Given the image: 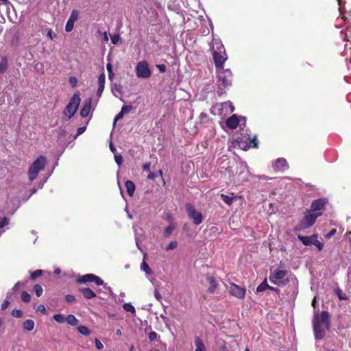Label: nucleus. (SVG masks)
I'll return each instance as SVG.
<instances>
[{
	"mask_svg": "<svg viewBox=\"0 0 351 351\" xmlns=\"http://www.w3.org/2000/svg\"><path fill=\"white\" fill-rule=\"evenodd\" d=\"M313 332L317 340L322 339L326 334V330L330 328V315L328 311H322L320 313H315L312 320Z\"/></svg>",
	"mask_w": 351,
	"mask_h": 351,
	"instance_id": "f257e3e1",
	"label": "nucleus"
},
{
	"mask_svg": "<svg viewBox=\"0 0 351 351\" xmlns=\"http://www.w3.org/2000/svg\"><path fill=\"white\" fill-rule=\"evenodd\" d=\"M47 165V159L44 156H40L29 166L28 170V178L30 182L34 181L40 171H43Z\"/></svg>",
	"mask_w": 351,
	"mask_h": 351,
	"instance_id": "f03ea898",
	"label": "nucleus"
},
{
	"mask_svg": "<svg viewBox=\"0 0 351 351\" xmlns=\"http://www.w3.org/2000/svg\"><path fill=\"white\" fill-rule=\"evenodd\" d=\"M213 57L216 69L223 68V64L228 59V56L224 47L221 43H216V50L213 49Z\"/></svg>",
	"mask_w": 351,
	"mask_h": 351,
	"instance_id": "7ed1b4c3",
	"label": "nucleus"
},
{
	"mask_svg": "<svg viewBox=\"0 0 351 351\" xmlns=\"http://www.w3.org/2000/svg\"><path fill=\"white\" fill-rule=\"evenodd\" d=\"M217 72V83L220 89H225L231 85L232 74L230 69H219Z\"/></svg>",
	"mask_w": 351,
	"mask_h": 351,
	"instance_id": "20e7f679",
	"label": "nucleus"
},
{
	"mask_svg": "<svg viewBox=\"0 0 351 351\" xmlns=\"http://www.w3.org/2000/svg\"><path fill=\"white\" fill-rule=\"evenodd\" d=\"M80 101L81 99L79 92L74 93L63 112L64 114L69 119L74 116L79 107Z\"/></svg>",
	"mask_w": 351,
	"mask_h": 351,
	"instance_id": "39448f33",
	"label": "nucleus"
},
{
	"mask_svg": "<svg viewBox=\"0 0 351 351\" xmlns=\"http://www.w3.org/2000/svg\"><path fill=\"white\" fill-rule=\"evenodd\" d=\"M185 208L189 217L192 219L194 224L199 225L202 222V214L197 211L193 204L188 203L186 204Z\"/></svg>",
	"mask_w": 351,
	"mask_h": 351,
	"instance_id": "423d86ee",
	"label": "nucleus"
},
{
	"mask_svg": "<svg viewBox=\"0 0 351 351\" xmlns=\"http://www.w3.org/2000/svg\"><path fill=\"white\" fill-rule=\"evenodd\" d=\"M136 75L138 77L145 79L151 76L152 71L146 60H141L137 63L136 66Z\"/></svg>",
	"mask_w": 351,
	"mask_h": 351,
	"instance_id": "0eeeda50",
	"label": "nucleus"
},
{
	"mask_svg": "<svg viewBox=\"0 0 351 351\" xmlns=\"http://www.w3.org/2000/svg\"><path fill=\"white\" fill-rule=\"evenodd\" d=\"M320 215H322V213H316L312 210L306 212L302 221V228L306 229L312 226Z\"/></svg>",
	"mask_w": 351,
	"mask_h": 351,
	"instance_id": "6e6552de",
	"label": "nucleus"
},
{
	"mask_svg": "<svg viewBox=\"0 0 351 351\" xmlns=\"http://www.w3.org/2000/svg\"><path fill=\"white\" fill-rule=\"evenodd\" d=\"M239 147H240L242 149L246 150L248 148H258V141L256 138V136H254L252 138L250 137L247 138V140L243 142L242 138H238L237 140Z\"/></svg>",
	"mask_w": 351,
	"mask_h": 351,
	"instance_id": "1a4fd4ad",
	"label": "nucleus"
},
{
	"mask_svg": "<svg viewBox=\"0 0 351 351\" xmlns=\"http://www.w3.org/2000/svg\"><path fill=\"white\" fill-rule=\"evenodd\" d=\"M229 292L231 295L238 299H243L245 295V288L239 286L237 284L231 283L230 285Z\"/></svg>",
	"mask_w": 351,
	"mask_h": 351,
	"instance_id": "9d476101",
	"label": "nucleus"
},
{
	"mask_svg": "<svg viewBox=\"0 0 351 351\" xmlns=\"http://www.w3.org/2000/svg\"><path fill=\"white\" fill-rule=\"evenodd\" d=\"M272 167L276 171L283 172L287 170L289 167L287 160L284 158H279L275 160Z\"/></svg>",
	"mask_w": 351,
	"mask_h": 351,
	"instance_id": "9b49d317",
	"label": "nucleus"
},
{
	"mask_svg": "<svg viewBox=\"0 0 351 351\" xmlns=\"http://www.w3.org/2000/svg\"><path fill=\"white\" fill-rule=\"evenodd\" d=\"M79 16V12L77 10H73L71 15L69 16V18L66 22V26H65V31L67 32H70L73 29L74 24L75 21L77 20Z\"/></svg>",
	"mask_w": 351,
	"mask_h": 351,
	"instance_id": "f8f14e48",
	"label": "nucleus"
},
{
	"mask_svg": "<svg viewBox=\"0 0 351 351\" xmlns=\"http://www.w3.org/2000/svg\"><path fill=\"white\" fill-rule=\"evenodd\" d=\"M287 273V270L275 269L274 271L271 272L269 280L272 283L276 285V280L283 279Z\"/></svg>",
	"mask_w": 351,
	"mask_h": 351,
	"instance_id": "ddd939ff",
	"label": "nucleus"
},
{
	"mask_svg": "<svg viewBox=\"0 0 351 351\" xmlns=\"http://www.w3.org/2000/svg\"><path fill=\"white\" fill-rule=\"evenodd\" d=\"M327 201L325 198H320L314 200L311 204V210L314 213L325 209V205Z\"/></svg>",
	"mask_w": 351,
	"mask_h": 351,
	"instance_id": "4468645a",
	"label": "nucleus"
},
{
	"mask_svg": "<svg viewBox=\"0 0 351 351\" xmlns=\"http://www.w3.org/2000/svg\"><path fill=\"white\" fill-rule=\"evenodd\" d=\"M240 123V119L236 114H232L228 117L226 121V126L230 130L236 129Z\"/></svg>",
	"mask_w": 351,
	"mask_h": 351,
	"instance_id": "2eb2a0df",
	"label": "nucleus"
},
{
	"mask_svg": "<svg viewBox=\"0 0 351 351\" xmlns=\"http://www.w3.org/2000/svg\"><path fill=\"white\" fill-rule=\"evenodd\" d=\"M92 98H88L84 104L83 107L80 110V115L82 117L88 116L91 109Z\"/></svg>",
	"mask_w": 351,
	"mask_h": 351,
	"instance_id": "dca6fc26",
	"label": "nucleus"
},
{
	"mask_svg": "<svg viewBox=\"0 0 351 351\" xmlns=\"http://www.w3.org/2000/svg\"><path fill=\"white\" fill-rule=\"evenodd\" d=\"M298 238L304 245L309 246V245H313V239H317V235L313 234L311 237L298 235Z\"/></svg>",
	"mask_w": 351,
	"mask_h": 351,
	"instance_id": "f3484780",
	"label": "nucleus"
},
{
	"mask_svg": "<svg viewBox=\"0 0 351 351\" xmlns=\"http://www.w3.org/2000/svg\"><path fill=\"white\" fill-rule=\"evenodd\" d=\"M93 274H88L83 276H80L77 279V282L78 284H85L86 282H93Z\"/></svg>",
	"mask_w": 351,
	"mask_h": 351,
	"instance_id": "a211bd4d",
	"label": "nucleus"
},
{
	"mask_svg": "<svg viewBox=\"0 0 351 351\" xmlns=\"http://www.w3.org/2000/svg\"><path fill=\"white\" fill-rule=\"evenodd\" d=\"M194 343L195 346V351H206V348L199 337L195 336L194 337Z\"/></svg>",
	"mask_w": 351,
	"mask_h": 351,
	"instance_id": "6ab92c4d",
	"label": "nucleus"
},
{
	"mask_svg": "<svg viewBox=\"0 0 351 351\" xmlns=\"http://www.w3.org/2000/svg\"><path fill=\"white\" fill-rule=\"evenodd\" d=\"M79 291L86 299H92L96 297V293L89 288H80Z\"/></svg>",
	"mask_w": 351,
	"mask_h": 351,
	"instance_id": "aec40b11",
	"label": "nucleus"
},
{
	"mask_svg": "<svg viewBox=\"0 0 351 351\" xmlns=\"http://www.w3.org/2000/svg\"><path fill=\"white\" fill-rule=\"evenodd\" d=\"M207 281L210 284V287L207 289V292L213 293L215 292L216 289L217 288L218 284L217 283L215 279L213 276H208L206 278Z\"/></svg>",
	"mask_w": 351,
	"mask_h": 351,
	"instance_id": "412c9836",
	"label": "nucleus"
},
{
	"mask_svg": "<svg viewBox=\"0 0 351 351\" xmlns=\"http://www.w3.org/2000/svg\"><path fill=\"white\" fill-rule=\"evenodd\" d=\"M125 186L127 190V193L130 197H132L135 191V184L131 180H127L125 182Z\"/></svg>",
	"mask_w": 351,
	"mask_h": 351,
	"instance_id": "4be33fe9",
	"label": "nucleus"
},
{
	"mask_svg": "<svg viewBox=\"0 0 351 351\" xmlns=\"http://www.w3.org/2000/svg\"><path fill=\"white\" fill-rule=\"evenodd\" d=\"M8 66V61L6 56H3L1 58L0 61V73L3 74Z\"/></svg>",
	"mask_w": 351,
	"mask_h": 351,
	"instance_id": "5701e85b",
	"label": "nucleus"
},
{
	"mask_svg": "<svg viewBox=\"0 0 351 351\" xmlns=\"http://www.w3.org/2000/svg\"><path fill=\"white\" fill-rule=\"evenodd\" d=\"M146 257H147V254H145L143 256V262L141 265V268L143 271H144L145 272L146 274L150 275L152 274V270L151 269V268L149 267V266L145 261Z\"/></svg>",
	"mask_w": 351,
	"mask_h": 351,
	"instance_id": "b1692460",
	"label": "nucleus"
},
{
	"mask_svg": "<svg viewBox=\"0 0 351 351\" xmlns=\"http://www.w3.org/2000/svg\"><path fill=\"white\" fill-rule=\"evenodd\" d=\"M176 227V225L175 223H171L170 225L165 229L163 233L164 237L166 238L169 237L171 235L173 231L175 230Z\"/></svg>",
	"mask_w": 351,
	"mask_h": 351,
	"instance_id": "393cba45",
	"label": "nucleus"
},
{
	"mask_svg": "<svg viewBox=\"0 0 351 351\" xmlns=\"http://www.w3.org/2000/svg\"><path fill=\"white\" fill-rule=\"evenodd\" d=\"M23 326L26 330L32 331L34 328V322L32 319H27L23 322Z\"/></svg>",
	"mask_w": 351,
	"mask_h": 351,
	"instance_id": "a878e982",
	"label": "nucleus"
},
{
	"mask_svg": "<svg viewBox=\"0 0 351 351\" xmlns=\"http://www.w3.org/2000/svg\"><path fill=\"white\" fill-rule=\"evenodd\" d=\"M66 322L71 325V326H77V324H78V320L77 319V318L73 315H67V317H66Z\"/></svg>",
	"mask_w": 351,
	"mask_h": 351,
	"instance_id": "bb28decb",
	"label": "nucleus"
},
{
	"mask_svg": "<svg viewBox=\"0 0 351 351\" xmlns=\"http://www.w3.org/2000/svg\"><path fill=\"white\" fill-rule=\"evenodd\" d=\"M221 199L228 206H231L235 197H231L225 194H221Z\"/></svg>",
	"mask_w": 351,
	"mask_h": 351,
	"instance_id": "cd10ccee",
	"label": "nucleus"
},
{
	"mask_svg": "<svg viewBox=\"0 0 351 351\" xmlns=\"http://www.w3.org/2000/svg\"><path fill=\"white\" fill-rule=\"evenodd\" d=\"M269 288V285L267 284V278H265L256 288V292H262L267 289Z\"/></svg>",
	"mask_w": 351,
	"mask_h": 351,
	"instance_id": "c85d7f7f",
	"label": "nucleus"
},
{
	"mask_svg": "<svg viewBox=\"0 0 351 351\" xmlns=\"http://www.w3.org/2000/svg\"><path fill=\"white\" fill-rule=\"evenodd\" d=\"M106 76L104 73L99 75L98 77V88L104 89Z\"/></svg>",
	"mask_w": 351,
	"mask_h": 351,
	"instance_id": "c756f323",
	"label": "nucleus"
},
{
	"mask_svg": "<svg viewBox=\"0 0 351 351\" xmlns=\"http://www.w3.org/2000/svg\"><path fill=\"white\" fill-rule=\"evenodd\" d=\"M78 332L84 336H88L90 334V330L85 326H80L77 328Z\"/></svg>",
	"mask_w": 351,
	"mask_h": 351,
	"instance_id": "7c9ffc66",
	"label": "nucleus"
},
{
	"mask_svg": "<svg viewBox=\"0 0 351 351\" xmlns=\"http://www.w3.org/2000/svg\"><path fill=\"white\" fill-rule=\"evenodd\" d=\"M123 307L127 312H130L132 313H134L136 312L135 308L130 303H125Z\"/></svg>",
	"mask_w": 351,
	"mask_h": 351,
	"instance_id": "2f4dec72",
	"label": "nucleus"
},
{
	"mask_svg": "<svg viewBox=\"0 0 351 351\" xmlns=\"http://www.w3.org/2000/svg\"><path fill=\"white\" fill-rule=\"evenodd\" d=\"M43 274V270L37 269L30 274V278L32 280H36L38 277L40 276Z\"/></svg>",
	"mask_w": 351,
	"mask_h": 351,
	"instance_id": "473e14b6",
	"label": "nucleus"
},
{
	"mask_svg": "<svg viewBox=\"0 0 351 351\" xmlns=\"http://www.w3.org/2000/svg\"><path fill=\"white\" fill-rule=\"evenodd\" d=\"M34 290L37 297H40L43 294V287L38 284L34 285Z\"/></svg>",
	"mask_w": 351,
	"mask_h": 351,
	"instance_id": "72a5a7b5",
	"label": "nucleus"
},
{
	"mask_svg": "<svg viewBox=\"0 0 351 351\" xmlns=\"http://www.w3.org/2000/svg\"><path fill=\"white\" fill-rule=\"evenodd\" d=\"M31 296L26 291H23L21 293V300L23 302L27 303L30 301Z\"/></svg>",
	"mask_w": 351,
	"mask_h": 351,
	"instance_id": "f704fd0d",
	"label": "nucleus"
},
{
	"mask_svg": "<svg viewBox=\"0 0 351 351\" xmlns=\"http://www.w3.org/2000/svg\"><path fill=\"white\" fill-rule=\"evenodd\" d=\"M106 69L108 73V78L110 80H112L114 74L112 72V66L110 63H108L106 65Z\"/></svg>",
	"mask_w": 351,
	"mask_h": 351,
	"instance_id": "c9c22d12",
	"label": "nucleus"
},
{
	"mask_svg": "<svg viewBox=\"0 0 351 351\" xmlns=\"http://www.w3.org/2000/svg\"><path fill=\"white\" fill-rule=\"evenodd\" d=\"M53 319L58 323L62 324L66 322V318L61 314H56L53 316Z\"/></svg>",
	"mask_w": 351,
	"mask_h": 351,
	"instance_id": "e433bc0d",
	"label": "nucleus"
},
{
	"mask_svg": "<svg viewBox=\"0 0 351 351\" xmlns=\"http://www.w3.org/2000/svg\"><path fill=\"white\" fill-rule=\"evenodd\" d=\"M200 123H207L208 121V116L206 112H201L199 114Z\"/></svg>",
	"mask_w": 351,
	"mask_h": 351,
	"instance_id": "4c0bfd02",
	"label": "nucleus"
},
{
	"mask_svg": "<svg viewBox=\"0 0 351 351\" xmlns=\"http://www.w3.org/2000/svg\"><path fill=\"white\" fill-rule=\"evenodd\" d=\"M11 315L14 317L20 318L23 315V312L19 309H14L12 311Z\"/></svg>",
	"mask_w": 351,
	"mask_h": 351,
	"instance_id": "58836bf2",
	"label": "nucleus"
},
{
	"mask_svg": "<svg viewBox=\"0 0 351 351\" xmlns=\"http://www.w3.org/2000/svg\"><path fill=\"white\" fill-rule=\"evenodd\" d=\"M158 337V334L154 331H152L149 333L148 338L151 342L157 340Z\"/></svg>",
	"mask_w": 351,
	"mask_h": 351,
	"instance_id": "ea45409f",
	"label": "nucleus"
},
{
	"mask_svg": "<svg viewBox=\"0 0 351 351\" xmlns=\"http://www.w3.org/2000/svg\"><path fill=\"white\" fill-rule=\"evenodd\" d=\"M313 245H315L319 251L322 250L324 244L317 239H313Z\"/></svg>",
	"mask_w": 351,
	"mask_h": 351,
	"instance_id": "a19ab883",
	"label": "nucleus"
},
{
	"mask_svg": "<svg viewBox=\"0 0 351 351\" xmlns=\"http://www.w3.org/2000/svg\"><path fill=\"white\" fill-rule=\"evenodd\" d=\"M178 247V242L176 241H171L166 248V250H172Z\"/></svg>",
	"mask_w": 351,
	"mask_h": 351,
	"instance_id": "79ce46f5",
	"label": "nucleus"
},
{
	"mask_svg": "<svg viewBox=\"0 0 351 351\" xmlns=\"http://www.w3.org/2000/svg\"><path fill=\"white\" fill-rule=\"evenodd\" d=\"M9 219L5 217H0V228H4L5 226L8 224Z\"/></svg>",
	"mask_w": 351,
	"mask_h": 351,
	"instance_id": "37998d69",
	"label": "nucleus"
},
{
	"mask_svg": "<svg viewBox=\"0 0 351 351\" xmlns=\"http://www.w3.org/2000/svg\"><path fill=\"white\" fill-rule=\"evenodd\" d=\"M69 82L73 88H75L77 84V79L75 77L71 76L69 78Z\"/></svg>",
	"mask_w": 351,
	"mask_h": 351,
	"instance_id": "c03bdc74",
	"label": "nucleus"
},
{
	"mask_svg": "<svg viewBox=\"0 0 351 351\" xmlns=\"http://www.w3.org/2000/svg\"><path fill=\"white\" fill-rule=\"evenodd\" d=\"M132 109V106L130 105H123L121 111L125 114L130 112Z\"/></svg>",
	"mask_w": 351,
	"mask_h": 351,
	"instance_id": "a18cd8bd",
	"label": "nucleus"
},
{
	"mask_svg": "<svg viewBox=\"0 0 351 351\" xmlns=\"http://www.w3.org/2000/svg\"><path fill=\"white\" fill-rule=\"evenodd\" d=\"M93 282H95L97 285L99 286V285H102L104 284V280L102 279H101L99 277H98L97 276L94 274Z\"/></svg>",
	"mask_w": 351,
	"mask_h": 351,
	"instance_id": "49530a36",
	"label": "nucleus"
},
{
	"mask_svg": "<svg viewBox=\"0 0 351 351\" xmlns=\"http://www.w3.org/2000/svg\"><path fill=\"white\" fill-rule=\"evenodd\" d=\"M65 300L68 303H72V302L75 301V298L73 295L67 294V295H65Z\"/></svg>",
	"mask_w": 351,
	"mask_h": 351,
	"instance_id": "de8ad7c7",
	"label": "nucleus"
},
{
	"mask_svg": "<svg viewBox=\"0 0 351 351\" xmlns=\"http://www.w3.org/2000/svg\"><path fill=\"white\" fill-rule=\"evenodd\" d=\"M114 160L119 166H120L123 162V158L121 155L114 154Z\"/></svg>",
	"mask_w": 351,
	"mask_h": 351,
	"instance_id": "09e8293b",
	"label": "nucleus"
},
{
	"mask_svg": "<svg viewBox=\"0 0 351 351\" xmlns=\"http://www.w3.org/2000/svg\"><path fill=\"white\" fill-rule=\"evenodd\" d=\"M337 293L338 297H339L340 300H348V298L345 295L343 294L342 291L341 289H339L337 291Z\"/></svg>",
	"mask_w": 351,
	"mask_h": 351,
	"instance_id": "8fccbe9b",
	"label": "nucleus"
},
{
	"mask_svg": "<svg viewBox=\"0 0 351 351\" xmlns=\"http://www.w3.org/2000/svg\"><path fill=\"white\" fill-rule=\"evenodd\" d=\"M150 167H151V164L150 162H145L143 165V170L144 171H146V172H149L150 171Z\"/></svg>",
	"mask_w": 351,
	"mask_h": 351,
	"instance_id": "3c124183",
	"label": "nucleus"
},
{
	"mask_svg": "<svg viewBox=\"0 0 351 351\" xmlns=\"http://www.w3.org/2000/svg\"><path fill=\"white\" fill-rule=\"evenodd\" d=\"M123 115L124 114L120 111L114 119V124H115L117 121L121 119L123 117Z\"/></svg>",
	"mask_w": 351,
	"mask_h": 351,
	"instance_id": "603ef678",
	"label": "nucleus"
},
{
	"mask_svg": "<svg viewBox=\"0 0 351 351\" xmlns=\"http://www.w3.org/2000/svg\"><path fill=\"white\" fill-rule=\"evenodd\" d=\"M156 67L158 69L160 73H164L167 70L166 66L165 64H157Z\"/></svg>",
	"mask_w": 351,
	"mask_h": 351,
	"instance_id": "864d4df0",
	"label": "nucleus"
},
{
	"mask_svg": "<svg viewBox=\"0 0 351 351\" xmlns=\"http://www.w3.org/2000/svg\"><path fill=\"white\" fill-rule=\"evenodd\" d=\"M36 311L40 312L43 314L46 313V308L43 304H39L36 308Z\"/></svg>",
	"mask_w": 351,
	"mask_h": 351,
	"instance_id": "5fc2aeb1",
	"label": "nucleus"
},
{
	"mask_svg": "<svg viewBox=\"0 0 351 351\" xmlns=\"http://www.w3.org/2000/svg\"><path fill=\"white\" fill-rule=\"evenodd\" d=\"M10 305V302L8 300H5L1 304V309L5 310Z\"/></svg>",
	"mask_w": 351,
	"mask_h": 351,
	"instance_id": "6e6d98bb",
	"label": "nucleus"
},
{
	"mask_svg": "<svg viewBox=\"0 0 351 351\" xmlns=\"http://www.w3.org/2000/svg\"><path fill=\"white\" fill-rule=\"evenodd\" d=\"M120 38V36L119 34L114 35L111 37V41L112 44L115 45L118 43L119 40Z\"/></svg>",
	"mask_w": 351,
	"mask_h": 351,
	"instance_id": "4d7b16f0",
	"label": "nucleus"
},
{
	"mask_svg": "<svg viewBox=\"0 0 351 351\" xmlns=\"http://www.w3.org/2000/svg\"><path fill=\"white\" fill-rule=\"evenodd\" d=\"M154 295L155 298L157 300L160 301L162 299V296H161L160 292L156 289H155V290L154 291Z\"/></svg>",
	"mask_w": 351,
	"mask_h": 351,
	"instance_id": "13d9d810",
	"label": "nucleus"
},
{
	"mask_svg": "<svg viewBox=\"0 0 351 351\" xmlns=\"http://www.w3.org/2000/svg\"><path fill=\"white\" fill-rule=\"evenodd\" d=\"M95 346L98 350H101L104 348L103 343L97 339H95Z\"/></svg>",
	"mask_w": 351,
	"mask_h": 351,
	"instance_id": "bf43d9fd",
	"label": "nucleus"
},
{
	"mask_svg": "<svg viewBox=\"0 0 351 351\" xmlns=\"http://www.w3.org/2000/svg\"><path fill=\"white\" fill-rule=\"evenodd\" d=\"M219 351H230L228 347L226 346V343L223 342V343L219 346Z\"/></svg>",
	"mask_w": 351,
	"mask_h": 351,
	"instance_id": "052dcab7",
	"label": "nucleus"
},
{
	"mask_svg": "<svg viewBox=\"0 0 351 351\" xmlns=\"http://www.w3.org/2000/svg\"><path fill=\"white\" fill-rule=\"evenodd\" d=\"M156 178V173L149 171L147 176L148 180H154Z\"/></svg>",
	"mask_w": 351,
	"mask_h": 351,
	"instance_id": "680f3d73",
	"label": "nucleus"
},
{
	"mask_svg": "<svg viewBox=\"0 0 351 351\" xmlns=\"http://www.w3.org/2000/svg\"><path fill=\"white\" fill-rule=\"evenodd\" d=\"M114 88L119 93L122 92V86L121 84H115L114 85Z\"/></svg>",
	"mask_w": 351,
	"mask_h": 351,
	"instance_id": "e2e57ef3",
	"label": "nucleus"
},
{
	"mask_svg": "<svg viewBox=\"0 0 351 351\" xmlns=\"http://www.w3.org/2000/svg\"><path fill=\"white\" fill-rule=\"evenodd\" d=\"M47 35L51 39H53V37H56V35L53 34V32L51 29L48 30Z\"/></svg>",
	"mask_w": 351,
	"mask_h": 351,
	"instance_id": "0e129e2a",
	"label": "nucleus"
},
{
	"mask_svg": "<svg viewBox=\"0 0 351 351\" xmlns=\"http://www.w3.org/2000/svg\"><path fill=\"white\" fill-rule=\"evenodd\" d=\"M85 127H81L77 129V135L82 134L85 131Z\"/></svg>",
	"mask_w": 351,
	"mask_h": 351,
	"instance_id": "69168bd1",
	"label": "nucleus"
},
{
	"mask_svg": "<svg viewBox=\"0 0 351 351\" xmlns=\"http://www.w3.org/2000/svg\"><path fill=\"white\" fill-rule=\"evenodd\" d=\"M110 151L114 154H115V152H117L115 147L113 145L112 143H110Z\"/></svg>",
	"mask_w": 351,
	"mask_h": 351,
	"instance_id": "338daca9",
	"label": "nucleus"
},
{
	"mask_svg": "<svg viewBox=\"0 0 351 351\" xmlns=\"http://www.w3.org/2000/svg\"><path fill=\"white\" fill-rule=\"evenodd\" d=\"M104 89H101V88H98L97 89V95L99 97L101 96L102 95V93L104 91Z\"/></svg>",
	"mask_w": 351,
	"mask_h": 351,
	"instance_id": "774afa93",
	"label": "nucleus"
}]
</instances>
